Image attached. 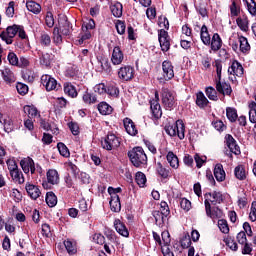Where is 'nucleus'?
<instances>
[{
	"mask_svg": "<svg viewBox=\"0 0 256 256\" xmlns=\"http://www.w3.org/2000/svg\"><path fill=\"white\" fill-rule=\"evenodd\" d=\"M2 79L8 84L15 83V74H13L11 69L5 68L2 70Z\"/></svg>",
	"mask_w": 256,
	"mask_h": 256,
	"instance_id": "38",
	"label": "nucleus"
},
{
	"mask_svg": "<svg viewBox=\"0 0 256 256\" xmlns=\"http://www.w3.org/2000/svg\"><path fill=\"white\" fill-rule=\"evenodd\" d=\"M123 123L126 133L131 135V137H135L139 133L137 126H135V122H133V120L130 118H124Z\"/></svg>",
	"mask_w": 256,
	"mask_h": 256,
	"instance_id": "19",
	"label": "nucleus"
},
{
	"mask_svg": "<svg viewBox=\"0 0 256 256\" xmlns=\"http://www.w3.org/2000/svg\"><path fill=\"white\" fill-rule=\"evenodd\" d=\"M98 61L101 65L102 71H104L106 75H111V73H113V68L111 67V62H109V58L101 57L100 59H98Z\"/></svg>",
	"mask_w": 256,
	"mask_h": 256,
	"instance_id": "30",
	"label": "nucleus"
},
{
	"mask_svg": "<svg viewBox=\"0 0 256 256\" xmlns=\"http://www.w3.org/2000/svg\"><path fill=\"white\" fill-rule=\"evenodd\" d=\"M58 29L60 30V33L64 35L65 37H69L71 35V29H73V26L71 22H69V19L67 16H64L58 20Z\"/></svg>",
	"mask_w": 256,
	"mask_h": 256,
	"instance_id": "13",
	"label": "nucleus"
},
{
	"mask_svg": "<svg viewBox=\"0 0 256 256\" xmlns=\"http://www.w3.org/2000/svg\"><path fill=\"white\" fill-rule=\"evenodd\" d=\"M204 197H211L210 200L211 205H221L222 203H225V196L223 195V192L221 191H213L208 192L204 194Z\"/></svg>",
	"mask_w": 256,
	"mask_h": 256,
	"instance_id": "15",
	"label": "nucleus"
},
{
	"mask_svg": "<svg viewBox=\"0 0 256 256\" xmlns=\"http://www.w3.org/2000/svg\"><path fill=\"white\" fill-rule=\"evenodd\" d=\"M204 205H205L206 215L210 219H221V217H223V210H221V208H219L218 206H215L212 208L211 202L209 201V199H205Z\"/></svg>",
	"mask_w": 256,
	"mask_h": 256,
	"instance_id": "8",
	"label": "nucleus"
},
{
	"mask_svg": "<svg viewBox=\"0 0 256 256\" xmlns=\"http://www.w3.org/2000/svg\"><path fill=\"white\" fill-rule=\"evenodd\" d=\"M125 61V54L120 46H115L112 51L111 63L114 65H121Z\"/></svg>",
	"mask_w": 256,
	"mask_h": 256,
	"instance_id": "14",
	"label": "nucleus"
},
{
	"mask_svg": "<svg viewBox=\"0 0 256 256\" xmlns=\"http://www.w3.org/2000/svg\"><path fill=\"white\" fill-rule=\"evenodd\" d=\"M25 112L28 113V117L30 119H33L34 117H37L39 115V110L35 106H26Z\"/></svg>",
	"mask_w": 256,
	"mask_h": 256,
	"instance_id": "62",
	"label": "nucleus"
},
{
	"mask_svg": "<svg viewBox=\"0 0 256 256\" xmlns=\"http://www.w3.org/2000/svg\"><path fill=\"white\" fill-rule=\"evenodd\" d=\"M166 159L172 167V169H179V158L173 153V151H169L166 155Z\"/></svg>",
	"mask_w": 256,
	"mask_h": 256,
	"instance_id": "32",
	"label": "nucleus"
},
{
	"mask_svg": "<svg viewBox=\"0 0 256 256\" xmlns=\"http://www.w3.org/2000/svg\"><path fill=\"white\" fill-rule=\"evenodd\" d=\"M109 205L113 213H119L121 211V198L111 196Z\"/></svg>",
	"mask_w": 256,
	"mask_h": 256,
	"instance_id": "37",
	"label": "nucleus"
},
{
	"mask_svg": "<svg viewBox=\"0 0 256 256\" xmlns=\"http://www.w3.org/2000/svg\"><path fill=\"white\" fill-rule=\"evenodd\" d=\"M57 149L62 157H71V152H69V148L67 145H65V143L59 142L57 144Z\"/></svg>",
	"mask_w": 256,
	"mask_h": 256,
	"instance_id": "51",
	"label": "nucleus"
},
{
	"mask_svg": "<svg viewBox=\"0 0 256 256\" xmlns=\"http://www.w3.org/2000/svg\"><path fill=\"white\" fill-rule=\"evenodd\" d=\"M135 181L140 187H145V184L147 183V176H145V173L143 172H137L135 175Z\"/></svg>",
	"mask_w": 256,
	"mask_h": 256,
	"instance_id": "53",
	"label": "nucleus"
},
{
	"mask_svg": "<svg viewBox=\"0 0 256 256\" xmlns=\"http://www.w3.org/2000/svg\"><path fill=\"white\" fill-rule=\"evenodd\" d=\"M150 109L154 119H161L163 111L161 110V104H159V102L150 101Z\"/></svg>",
	"mask_w": 256,
	"mask_h": 256,
	"instance_id": "23",
	"label": "nucleus"
},
{
	"mask_svg": "<svg viewBox=\"0 0 256 256\" xmlns=\"http://www.w3.org/2000/svg\"><path fill=\"white\" fill-rule=\"evenodd\" d=\"M45 201L48 207H55V205H57V196L54 192H47Z\"/></svg>",
	"mask_w": 256,
	"mask_h": 256,
	"instance_id": "49",
	"label": "nucleus"
},
{
	"mask_svg": "<svg viewBox=\"0 0 256 256\" xmlns=\"http://www.w3.org/2000/svg\"><path fill=\"white\" fill-rule=\"evenodd\" d=\"M234 175L238 181H245L247 179V170L244 165H238L234 169Z\"/></svg>",
	"mask_w": 256,
	"mask_h": 256,
	"instance_id": "31",
	"label": "nucleus"
},
{
	"mask_svg": "<svg viewBox=\"0 0 256 256\" xmlns=\"http://www.w3.org/2000/svg\"><path fill=\"white\" fill-rule=\"evenodd\" d=\"M64 246L68 255H75L77 253V243L71 240H65Z\"/></svg>",
	"mask_w": 256,
	"mask_h": 256,
	"instance_id": "43",
	"label": "nucleus"
},
{
	"mask_svg": "<svg viewBox=\"0 0 256 256\" xmlns=\"http://www.w3.org/2000/svg\"><path fill=\"white\" fill-rule=\"evenodd\" d=\"M78 74H79V68L76 65L67 66L65 71V77H69L70 79H73V77H77Z\"/></svg>",
	"mask_w": 256,
	"mask_h": 256,
	"instance_id": "45",
	"label": "nucleus"
},
{
	"mask_svg": "<svg viewBox=\"0 0 256 256\" xmlns=\"http://www.w3.org/2000/svg\"><path fill=\"white\" fill-rule=\"evenodd\" d=\"M64 165H65L67 171H71L72 175L79 174V167H77V165L73 164V162H71V160H68L67 162H65Z\"/></svg>",
	"mask_w": 256,
	"mask_h": 256,
	"instance_id": "56",
	"label": "nucleus"
},
{
	"mask_svg": "<svg viewBox=\"0 0 256 256\" xmlns=\"http://www.w3.org/2000/svg\"><path fill=\"white\" fill-rule=\"evenodd\" d=\"M236 25L239 27L241 31L247 33L249 31V18L247 15L243 14L236 19Z\"/></svg>",
	"mask_w": 256,
	"mask_h": 256,
	"instance_id": "24",
	"label": "nucleus"
},
{
	"mask_svg": "<svg viewBox=\"0 0 256 256\" xmlns=\"http://www.w3.org/2000/svg\"><path fill=\"white\" fill-rule=\"evenodd\" d=\"M10 177H12L14 183H18V185H23V183H25V176H23V172L19 168L10 173Z\"/></svg>",
	"mask_w": 256,
	"mask_h": 256,
	"instance_id": "33",
	"label": "nucleus"
},
{
	"mask_svg": "<svg viewBox=\"0 0 256 256\" xmlns=\"http://www.w3.org/2000/svg\"><path fill=\"white\" fill-rule=\"evenodd\" d=\"M104 235L108 239V241H110V243H117V235L112 229L105 228Z\"/></svg>",
	"mask_w": 256,
	"mask_h": 256,
	"instance_id": "55",
	"label": "nucleus"
},
{
	"mask_svg": "<svg viewBox=\"0 0 256 256\" xmlns=\"http://www.w3.org/2000/svg\"><path fill=\"white\" fill-rule=\"evenodd\" d=\"M195 103L199 109H205L207 105H209V99L205 96L202 91L196 93V100Z\"/></svg>",
	"mask_w": 256,
	"mask_h": 256,
	"instance_id": "26",
	"label": "nucleus"
},
{
	"mask_svg": "<svg viewBox=\"0 0 256 256\" xmlns=\"http://www.w3.org/2000/svg\"><path fill=\"white\" fill-rule=\"evenodd\" d=\"M249 108V121L250 123H256V102L251 101L248 105Z\"/></svg>",
	"mask_w": 256,
	"mask_h": 256,
	"instance_id": "46",
	"label": "nucleus"
},
{
	"mask_svg": "<svg viewBox=\"0 0 256 256\" xmlns=\"http://www.w3.org/2000/svg\"><path fill=\"white\" fill-rule=\"evenodd\" d=\"M158 41L163 53H167V51L171 49V37L169 36V32L165 29L158 30Z\"/></svg>",
	"mask_w": 256,
	"mask_h": 256,
	"instance_id": "7",
	"label": "nucleus"
},
{
	"mask_svg": "<svg viewBox=\"0 0 256 256\" xmlns=\"http://www.w3.org/2000/svg\"><path fill=\"white\" fill-rule=\"evenodd\" d=\"M164 130L170 137H178L181 141L185 139V123L181 119H178L173 124L166 125Z\"/></svg>",
	"mask_w": 256,
	"mask_h": 256,
	"instance_id": "3",
	"label": "nucleus"
},
{
	"mask_svg": "<svg viewBox=\"0 0 256 256\" xmlns=\"http://www.w3.org/2000/svg\"><path fill=\"white\" fill-rule=\"evenodd\" d=\"M127 155L134 167L139 168L147 165V154H145L143 147L136 146L129 150Z\"/></svg>",
	"mask_w": 256,
	"mask_h": 256,
	"instance_id": "2",
	"label": "nucleus"
},
{
	"mask_svg": "<svg viewBox=\"0 0 256 256\" xmlns=\"http://www.w3.org/2000/svg\"><path fill=\"white\" fill-rule=\"evenodd\" d=\"M243 73H245V69L243 65L237 60H234L231 66L228 68V75H234V77H243Z\"/></svg>",
	"mask_w": 256,
	"mask_h": 256,
	"instance_id": "16",
	"label": "nucleus"
},
{
	"mask_svg": "<svg viewBox=\"0 0 256 256\" xmlns=\"http://www.w3.org/2000/svg\"><path fill=\"white\" fill-rule=\"evenodd\" d=\"M68 128L70 129L72 135H74V136H77V135H79V133H81L80 128H79V123H77V122H73V121L69 122Z\"/></svg>",
	"mask_w": 256,
	"mask_h": 256,
	"instance_id": "61",
	"label": "nucleus"
},
{
	"mask_svg": "<svg viewBox=\"0 0 256 256\" xmlns=\"http://www.w3.org/2000/svg\"><path fill=\"white\" fill-rule=\"evenodd\" d=\"M19 31V25L13 24L12 26H8L6 30L2 31L0 34V39L6 42V45L13 44V38L17 35Z\"/></svg>",
	"mask_w": 256,
	"mask_h": 256,
	"instance_id": "5",
	"label": "nucleus"
},
{
	"mask_svg": "<svg viewBox=\"0 0 256 256\" xmlns=\"http://www.w3.org/2000/svg\"><path fill=\"white\" fill-rule=\"evenodd\" d=\"M156 174L158 177H161V179H169V177H171V169L169 166H163V163L157 162Z\"/></svg>",
	"mask_w": 256,
	"mask_h": 256,
	"instance_id": "18",
	"label": "nucleus"
},
{
	"mask_svg": "<svg viewBox=\"0 0 256 256\" xmlns=\"http://www.w3.org/2000/svg\"><path fill=\"white\" fill-rule=\"evenodd\" d=\"M224 243L232 251H237V249H239V246L237 245V242H235V240L231 237H227L226 239H224Z\"/></svg>",
	"mask_w": 256,
	"mask_h": 256,
	"instance_id": "60",
	"label": "nucleus"
},
{
	"mask_svg": "<svg viewBox=\"0 0 256 256\" xmlns=\"http://www.w3.org/2000/svg\"><path fill=\"white\" fill-rule=\"evenodd\" d=\"M224 139V143H226L231 153H233L234 155H241V148L239 147V144H237V140H235L233 135L226 134Z\"/></svg>",
	"mask_w": 256,
	"mask_h": 256,
	"instance_id": "12",
	"label": "nucleus"
},
{
	"mask_svg": "<svg viewBox=\"0 0 256 256\" xmlns=\"http://www.w3.org/2000/svg\"><path fill=\"white\" fill-rule=\"evenodd\" d=\"M249 219L252 223L256 221V201H253L250 208Z\"/></svg>",
	"mask_w": 256,
	"mask_h": 256,
	"instance_id": "64",
	"label": "nucleus"
},
{
	"mask_svg": "<svg viewBox=\"0 0 256 256\" xmlns=\"http://www.w3.org/2000/svg\"><path fill=\"white\" fill-rule=\"evenodd\" d=\"M64 93L72 99L77 98V95H79V93L77 92V88L74 85H72L71 82L64 83Z\"/></svg>",
	"mask_w": 256,
	"mask_h": 256,
	"instance_id": "28",
	"label": "nucleus"
},
{
	"mask_svg": "<svg viewBox=\"0 0 256 256\" xmlns=\"http://www.w3.org/2000/svg\"><path fill=\"white\" fill-rule=\"evenodd\" d=\"M161 101L166 111H173L177 107V98H175V94L169 88H162Z\"/></svg>",
	"mask_w": 256,
	"mask_h": 256,
	"instance_id": "4",
	"label": "nucleus"
},
{
	"mask_svg": "<svg viewBox=\"0 0 256 256\" xmlns=\"http://www.w3.org/2000/svg\"><path fill=\"white\" fill-rule=\"evenodd\" d=\"M40 127L44 129V131H51L54 135H58L59 128H57V125L55 123H50L47 119H40Z\"/></svg>",
	"mask_w": 256,
	"mask_h": 256,
	"instance_id": "21",
	"label": "nucleus"
},
{
	"mask_svg": "<svg viewBox=\"0 0 256 256\" xmlns=\"http://www.w3.org/2000/svg\"><path fill=\"white\" fill-rule=\"evenodd\" d=\"M53 41L56 45H61V43H63V36H61L58 26H55L53 29Z\"/></svg>",
	"mask_w": 256,
	"mask_h": 256,
	"instance_id": "54",
	"label": "nucleus"
},
{
	"mask_svg": "<svg viewBox=\"0 0 256 256\" xmlns=\"http://www.w3.org/2000/svg\"><path fill=\"white\" fill-rule=\"evenodd\" d=\"M215 67H216V90L220 95H227L228 97H231V94L233 93V88H231V84L229 82L222 81V75L221 71H223V64H221V60H215Z\"/></svg>",
	"mask_w": 256,
	"mask_h": 256,
	"instance_id": "1",
	"label": "nucleus"
},
{
	"mask_svg": "<svg viewBox=\"0 0 256 256\" xmlns=\"http://www.w3.org/2000/svg\"><path fill=\"white\" fill-rule=\"evenodd\" d=\"M214 177L216 181L219 183H222V181H225V170L223 169V164H216L214 168Z\"/></svg>",
	"mask_w": 256,
	"mask_h": 256,
	"instance_id": "29",
	"label": "nucleus"
},
{
	"mask_svg": "<svg viewBox=\"0 0 256 256\" xmlns=\"http://www.w3.org/2000/svg\"><path fill=\"white\" fill-rule=\"evenodd\" d=\"M82 100L84 103H86V105H93L97 103V95L89 92V90H86L82 96Z\"/></svg>",
	"mask_w": 256,
	"mask_h": 256,
	"instance_id": "34",
	"label": "nucleus"
},
{
	"mask_svg": "<svg viewBox=\"0 0 256 256\" xmlns=\"http://www.w3.org/2000/svg\"><path fill=\"white\" fill-rule=\"evenodd\" d=\"M114 227L119 235L122 237H129V230L127 229V226H125V223L121 222V220L116 219L114 221Z\"/></svg>",
	"mask_w": 256,
	"mask_h": 256,
	"instance_id": "25",
	"label": "nucleus"
},
{
	"mask_svg": "<svg viewBox=\"0 0 256 256\" xmlns=\"http://www.w3.org/2000/svg\"><path fill=\"white\" fill-rule=\"evenodd\" d=\"M46 175L50 185H57L59 183V172L57 170H48Z\"/></svg>",
	"mask_w": 256,
	"mask_h": 256,
	"instance_id": "40",
	"label": "nucleus"
},
{
	"mask_svg": "<svg viewBox=\"0 0 256 256\" xmlns=\"http://www.w3.org/2000/svg\"><path fill=\"white\" fill-rule=\"evenodd\" d=\"M110 10L112 15L115 17H123V4H121V2H116L115 4L111 5Z\"/></svg>",
	"mask_w": 256,
	"mask_h": 256,
	"instance_id": "41",
	"label": "nucleus"
},
{
	"mask_svg": "<svg viewBox=\"0 0 256 256\" xmlns=\"http://www.w3.org/2000/svg\"><path fill=\"white\" fill-rule=\"evenodd\" d=\"M152 217H154L155 225L157 227L163 228V227H165V222L167 221V218L169 216L163 215V213H161L158 210H153L152 211Z\"/></svg>",
	"mask_w": 256,
	"mask_h": 256,
	"instance_id": "22",
	"label": "nucleus"
},
{
	"mask_svg": "<svg viewBox=\"0 0 256 256\" xmlns=\"http://www.w3.org/2000/svg\"><path fill=\"white\" fill-rule=\"evenodd\" d=\"M106 93L110 97L117 98L119 97V87H117V85L114 84H109L108 86H106Z\"/></svg>",
	"mask_w": 256,
	"mask_h": 256,
	"instance_id": "50",
	"label": "nucleus"
},
{
	"mask_svg": "<svg viewBox=\"0 0 256 256\" xmlns=\"http://www.w3.org/2000/svg\"><path fill=\"white\" fill-rule=\"evenodd\" d=\"M162 71V76L165 81H171V79L175 77V66H173V62H171V60H164L162 62Z\"/></svg>",
	"mask_w": 256,
	"mask_h": 256,
	"instance_id": "9",
	"label": "nucleus"
},
{
	"mask_svg": "<svg viewBox=\"0 0 256 256\" xmlns=\"http://www.w3.org/2000/svg\"><path fill=\"white\" fill-rule=\"evenodd\" d=\"M27 10L30 11V13H34V15H39L41 13V4L31 0L26 2Z\"/></svg>",
	"mask_w": 256,
	"mask_h": 256,
	"instance_id": "36",
	"label": "nucleus"
},
{
	"mask_svg": "<svg viewBox=\"0 0 256 256\" xmlns=\"http://www.w3.org/2000/svg\"><path fill=\"white\" fill-rule=\"evenodd\" d=\"M41 83L45 87L46 91H58L61 85L57 84V80L50 75H42Z\"/></svg>",
	"mask_w": 256,
	"mask_h": 256,
	"instance_id": "11",
	"label": "nucleus"
},
{
	"mask_svg": "<svg viewBox=\"0 0 256 256\" xmlns=\"http://www.w3.org/2000/svg\"><path fill=\"white\" fill-rule=\"evenodd\" d=\"M180 245L182 249H189V247H191V236L185 234L180 240Z\"/></svg>",
	"mask_w": 256,
	"mask_h": 256,
	"instance_id": "57",
	"label": "nucleus"
},
{
	"mask_svg": "<svg viewBox=\"0 0 256 256\" xmlns=\"http://www.w3.org/2000/svg\"><path fill=\"white\" fill-rule=\"evenodd\" d=\"M200 39L204 45L206 46L211 45V35L209 34V29L205 24L201 27Z\"/></svg>",
	"mask_w": 256,
	"mask_h": 256,
	"instance_id": "27",
	"label": "nucleus"
},
{
	"mask_svg": "<svg viewBox=\"0 0 256 256\" xmlns=\"http://www.w3.org/2000/svg\"><path fill=\"white\" fill-rule=\"evenodd\" d=\"M245 2L247 4V10L250 13V15L255 17V15H256V2H255V0H245Z\"/></svg>",
	"mask_w": 256,
	"mask_h": 256,
	"instance_id": "59",
	"label": "nucleus"
},
{
	"mask_svg": "<svg viewBox=\"0 0 256 256\" xmlns=\"http://www.w3.org/2000/svg\"><path fill=\"white\" fill-rule=\"evenodd\" d=\"M205 93L210 101H219V96H217V93H219V91L213 88V86L206 87Z\"/></svg>",
	"mask_w": 256,
	"mask_h": 256,
	"instance_id": "44",
	"label": "nucleus"
},
{
	"mask_svg": "<svg viewBox=\"0 0 256 256\" xmlns=\"http://www.w3.org/2000/svg\"><path fill=\"white\" fill-rule=\"evenodd\" d=\"M226 117L230 121V123H235V121H237L239 117L237 115V109L231 107L226 108Z\"/></svg>",
	"mask_w": 256,
	"mask_h": 256,
	"instance_id": "47",
	"label": "nucleus"
},
{
	"mask_svg": "<svg viewBox=\"0 0 256 256\" xmlns=\"http://www.w3.org/2000/svg\"><path fill=\"white\" fill-rule=\"evenodd\" d=\"M208 47H210V49L214 53H217V51H219L221 47H223V40L221 39V36L219 35V33L213 34Z\"/></svg>",
	"mask_w": 256,
	"mask_h": 256,
	"instance_id": "20",
	"label": "nucleus"
},
{
	"mask_svg": "<svg viewBox=\"0 0 256 256\" xmlns=\"http://www.w3.org/2000/svg\"><path fill=\"white\" fill-rule=\"evenodd\" d=\"M218 227L221 233H224V234L229 233V224L227 223V220L225 219L218 220Z\"/></svg>",
	"mask_w": 256,
	"mask_h": 256,
	"instance_id": "63",
	"label": "nucleus"
},
{
	"mask_svg": "<svg viewBox=\"0 0 256 256\" xmlns=\"http://www.w3.org/2000/svg\"><path fill=\"white\" fill-rule=\"evenodd\" d=\"M241 14V3L235 0L232 1L230 5V15L231 17H239Z\"/></svg>",
	"mask_w": 256,
	"mask_h": 256,
	"instance_id": "42",
	"label": "nucleus"
},
{
	"mask_svg": "<svg viewBox=\"0 0 256 256\" xmlns=\"http://www.w3.org/2000/svg\"><path fill=\"white\" fill-rule=\"evenodd\" d=\"M238 41L240 43L239 49L241 53H249L251 51V45L245 36H238Z\"/></svg>",
	"mask_w": 256,
	"mask_h": 256,
	"instance_id": "35",
	"label": "nucleus"
},
{
	"mask_svg": "<svg viewBox=\"0 0 256 256\" xmlns=\"http://www.w3.org/2000/svg\"><path fill=\"white\" fill-rule=\"evenodd\" d=\"M135 77V68L132 66L126 65L122 66L118 70V78L121 79V81H132Z\"/></svg>",
	"mask_w": 256,
	"mask_h": 256,
	"instance_id": "10",
	"label": "nucleus"
},
{
	"mask_svg": "<svg viewBox=\"0 0 256 256\" xmlns=\"http://www.w3.org/2000/svg\"><path fill=\"white\" fill-rule=\"evenodd\" d=\"M98 111L100 115H111L113 113V107L107 104V102H100L98 104Z\"/></svg>",
	"mask_w": 256,
	"mask_h": 256,
	"instance_id": "39",
	"label": "nucleus"
},
{
	"mask_svg": "<svg viewBox=\"0 0 256 256\" xmlns=\"http://www.w3.org/2000/svg\"><path fill=\"white\" fill-rule=\"evenodd\" d=\"M101 145L103 149H106V151H113V149H117V147H120L121 141L119 140V137H117L115 134H108L107 137H105L104 140L101 141Z\"/></svg>",
	"mask_w": 256,
	"mask_h": 256,
	"instance_id": "6",
	"label": "nucleus"
},
{
	"mask_svg": "<svg viewBox=\"0 0 256 256\" xmlns=\"http://www.w3.org/2000/svg\"><path fill=\"white\" fill-rule=\"evenodd\" d=\"M33 162L34 161L30 157L24 158L20 161V166L22 167V170L26 175L29 173V168L31 167Z\"/></svg>",
	"mask_w": 256,
	"mask_h": 256,
	"instance_id": "52",
	"label": "nucleus"
},
{
	"mask_svg": "<svg viewBox=\"0 0 256 256\" xmlns=\"http://www.w3.org/2000/svg\"><path fill=\"white\" fill-rule=\"evenodd\" d=\"M25 189H26V193L28 194V197L32 198L34 201H36V199H39V197H41V190L39 189V186L32 184L30 182H27Z\"/></svg>",
	"mask_w": 256,
	"mask_h": 256,
	"instance_id": "17",
	"label": "nucleus"
},
{
	"mask_svg": "<svg viewBox=\"0 0 256 256\" xmlns=\"http://www.w3.org/2000/svg\"><path fill=\"white\" fill-rule=\"evenodd\" d=\"M51 61H53L51 54L42 53L40 55V65H43L44 67H51Z\"/></svg>",
	"mask_w": 256,
	"mask_h": 256,
	"instance_id": "48",
	"label": "nucleus"
},
{
	"mask_svg": "<svg viewBox=\"0 0 256 256\" xmlns=\"http://www.w3.org/2000/svg\"><path fill=\"white\" fill-rule=\"evenodd\" d=\"M7 59L9 61L10 65H13L14 67L19 66V57H17V54H15V52H9Z\"/></svg>",
	"mask_w": 256,
	"mask_h": 256,
	"instance_id": "58",
	"label": "nucleus"
}]
</instances>
